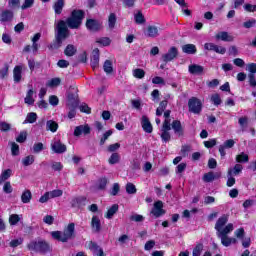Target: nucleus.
Listing matches in <instances>:
<instances>
[{
	"label": "nucleus",
	"instance_id": "1",
	"mask_svg": "<svg viewBox=\"0 0 256 256\" xmlns=\"http://www.w3.org/2000/svg\"><path fill=\"white\" fill-rule=\"evenodd\" d=\"M83 19H85V11L73 10L71 16L66 19V22L63 20L58 21L56 25V41L59 47H61L63 41L69 37V29H79L81 23H83ZM67 26L69 28H67Z\"/></svg>",
	"mask_w": 256,
	"mask_h": 256
},
{
	"label": "nucleus",
	"instance_id": "2",
	"mask_svg": "<svg viewBox=\"0 0 256 256\" xmlns=\"http://www.w3.org/2000/svg\"><path fill=\"white\" fill-rule=\"evenodd\" d=\"M229 222V215H222L215 224L216 235L220 239L223 247H231L236 245L237 238L229 237V233H232L235 226ZM228 223V224H227ZM226 225V226H225Z\"/></svg>",
	"mask_w": 256,
	"mask_h": 256
},
{
	"label": "nucleus",
	"instance_id": "3",
	"mask_svg": "<svg viewBox=\"0 0 256 256\" xmlns=\"http://www.w3.org/2000/svg\"><path fill=\"white\" fill-rule=\"evenodd\" d=\"M74 233H75V224L70 223L63 232L62 231H52L51 236L56 241H61V243H67V241L73 237Z\"/></svg>",
	"mask_w": 256,
	"mask_h": 256
},
{
	"label": "nucleus",
	"instance_id": "4",
	"mask_svg": "<svg viewBox=\"0 0 256 256\" xmlns=\"http://www.w3.org/2000/svg\"><path fill=\"white\" fill-rule=\"evenodd\" d=\"M28 249L29 251H34V253H49V251H51V246L43 240L31 241L28 244Z\"/></svg>",
	"mask_w": 256,
	"mask_h": 256
},
{
	"label": "nucleus",
	"instance_id": "5",
	"mask_svg": "<svg viewBox=\"0 0 256 256\" xmlns=\"http://www.w3.org/2000/svg\"><path fill=\"white\" fill-rule=\"evenodd\" d=\"M189 111L195 115H199L203 109V103L197 97H192L188 101Z\"/></svg>",
	"mask_w": 256,
	"mask_h": 256
},
{
	"label": "nucleus",
	"instance_id": "6",
	"mask_svg": "<svg viewBox=\"0 0 256 256\" xmlns=\"http://www.w3.org/2000/svg\"><path fill=\"white\" fill-rule=\"evenodd\" d=\"M50 147L53 153H57L58 155H61L62 153H65V151H67V146L61 143V140L57 138H54L51 141Z\"/></svg>",
	"mask_w": 256,
	"mask_h": 256
},
{
	"label": "nucleus",
	"instance_id": "7",
	"mask_svg": "<svg viewBox=\"0 0 256 256\" xmlns=\"http://www.w3.org/2000/svg\"><path fill=\"white\" fill-rule=\"evenodd\" d=\"M178 55L179 50L173 46L168 50L166 54L162 55V61H164V63H169L170 61H173V59H175Z\"/></svg>",
	"mask_w": 256,
	"mask_h": 256
},
{
	"label": "nucleus",
	"instance_id": "8",
	"mask_svg": "<svg viewBox=\"0 0 256 256\" xmlns=\"http://www.w3.org/2000/svg\"><path fill=\"white\" fill-rule=\"evenodd\" d=\"M101 23L99 20L95 19H87L86 21V28L88 31H92L93 33H97V31H101Z\"/></svg>",
	"mask_w": 256,
	"mask_h": 256
},
{
	"label": "nucleus",
	"instance_id": "9",
	"mask_svg": "<svg viewBox=\"0 0 256 256\" xmlns=\"http://www.w3.org/2000/svg\"><path fill=\"white\" fill-rule=\"evenodd\" d=\"M154 217H161V215H165V210H163V202L157 201L154 203V208L151 211Z\"/></svg>",
	"mask_w": 256,
	"mask_h": 256
},
{
	"label": "nucleus",
	"instance_id": "10",
	"mask_svg": "<svg viewBox=\"0 0 256 256\" xmlns=\"http://www.w3.org/2000/svg\"><path fill=\"white\" fill-rule=\"evenodd\" d=\"M217 41H225L227 43H231L235 40V37L233 35L229 34V32L221 31L216 34Z\"/></svg>",
	"mask_w": 256,
	"mask_h": 256
},
{
	"label": "nucleus",
	"instance_id": "11",
	"mask_svg": "<svg viewBox=\"0 0 256 256\" xmlns=\"http://www.w3.org/2000/svg\"><path fill=\"white\" fill-rule=\"evenodd\" d=\"M203 71H205V68L198 64H190L188 66V73L190 75H203Z\"/></svg>",
	"mask_w": 256,
	"mask_h": 256
},
{
	"label": "nucleus",
	"instance_id": "12",
	"mask_svg": "<svg viewBox=\"0 0 256 256\" xmlns=\"http://www.w3.org/2000/svg\"><path fill=\"white\" fill-rule=\"evenodd\" d=\"M91 133V128L89 125H80L77 126L74 130L75 137H79L80 135H89Z\"/></svg>",
	"mask_w": 256,
	"mask_h": 256
},
{
	"label": "nucleus",
	"instance_id": "13",
	"mask_svg": "<svg viewBox=\"0 0 256 256\" xmlns=\"http://www.w3.org/2000/svg\"><path fill=\"white\" fill-rule=\"evenodd\" d=\"M22 73H23V66L17 65L14 67V69H13L14 83H21V79L23 77Z\"/></svg>",
	"mask_w": 256,
	"mask_h": 256
},
{
	"label": "nucleus",
	"instance_id": "14",
	"mask_svg": "<svg viewBox=\"0 0 256 256\" xmlns=\"http://www.w3.org/2000/svg\"><path fill=\"white\" fill-rule=\"evenodd\" d=\"M141 125L145 133H153V125H151V121L147 116H142Z\"/></svg>",
	"mask_w": 256,
	"mask_h": 256
},
{
	"label": "nucleus",
	"instance_id": "15",
	"mask_svg": "<svg viewBox=\"0 0 256 256\" xmlns=\"http://www.w3.org/2000/svg\"><path fill=\"white\" fill-rule=\"evenodd\" d=\"M91 67L92 69H97V67H99V48H95L92 51Z\"/></svg>",
	"mask_w": 256,
	"mask_h": 256
},
{
	"label": "nucleus",
	"instance_id": "16",
	"mask_svg": "<svg viewBox=\"0 0 256 256\" xmlns=\"http://www.w3.org/2000/svg\"><path fill=\"white\" fill-rule=\"evenodd\" d=\"M1 23H9V21H13V12L11 10H5L0 15Z\"/></svg>",
	"mask_w": 256,
	"mask_h": 256
},
{
	"label": "nucleus",
	"instance_id": "17",
	"mask_svg": "<svg viewBox=\"0 0 256 256\" xmlns=\"http://www.w3.org/2000/svg\"><path fill=\"white\" fill-rule=\"evenodd\" d=\"M89 249H90V251H92L94 256H103L104 255L103 249H101V247H99V245H97L94 242H91L89 244Z\"/></svg>",
	"mask_w": 256,
	"mask_h": 256
},
{
	"label": "nucleus",
	"instance_id": "18",
	"mask_svg": "<svg viewBox=\"0 0 256 256\" xmlns=\"http://www.w3.org/2000/svg\"><path fill=\"white\" fill-rule=\"evenodd\" d=\"M87 202V198L85 197H77V198H73L71 200V205L72 207H85V203Z\"/></svg>",
	"mask_w": 256,
	"mask_h": 256
},
{
	"label": "nucleus",
	"instance_id": "19",
	"mask_svg": "<svg viewBox=\"0 0 256 256\" xmlns=\"http://www.w3.org/2000/svg\"><path fill=\"white\" fill-rule=\"evenodd\" d=\"M91 227L95 233H99V231H101V220L99 219V217H92Z\"/></svg>",
	"mask_w": 256,
	"mask_h": 256
},
{
	"label": "nucleus",
	"instance_id": "20",
	"mask_svg": "<svg viewBox=\"0 0 256 256\" xmlns=\"http://www.w3.org/2000/svg\"><path fill=\"white\" fill-rule=\"evenodd\" d=\"M145 35L152 38L159 37V29L157 26H148Z\"/></svg>",
	"mask_w": 256,
	"mask_h": 256
},
{
	"label": "nucleus",
	"instance_id": "21",
	"mask_svg": "<svg viewBox=\"0 0 256 256\" xmlns=\"http://www.w3.org/2000/svg\"><path fill=\"white\" fill-rule=\"evenodd\" d=\"M64 7H65V0H57L53 6V9L56 15H61V13H63Z\"/></svg>",
	"mask_w": 256,
	"mask_h": 256
},
{
	"label": "nucleus",
	"instance_id": "22",
	"mask_svg": "<svg viewBox=\"0 0 256 256\" xmlns=\"http://www.w3.org/2000/svg\"><path fill=\"white\" fill-rule=\"evenodd\" d=\"M172 129L174 130V133H176V135H183V126L181 125V121L174 120L172 122Z\"/></svg>",
	"mask_w": 256,
	"mask_h": 256
},
{
	"label": "nucleus",
	"instance_id": "23",
	"mask_svg": "<svg viewBox=\"0 0 256 256\" xmlns=\"http://www.w3.org/2000/svg\"><path fill=\"white\" fill-rule=\"evenodd\" d=\"M182 51L188 55H195L197 53V47L194 44H186L182 46Z\"/></svg>",
	"mask_w": 256,
	"mask_h": 256
},
{
	"label": "nucleus",
	"instance_id": "24",
	"mask_svg": "<svg viewBox=\"0 0 256 256\" xmlns=\"http://www.w3.org/2000/svg\"><path fill=\"white\" fill-rule=\"evenodd\" d=\"M31 199H33V194L31 190H24L21 195V201L24 204L31 203Z\"/></svg>",
	"mask_w": 256,
	"mask_h": 256
},
{
	"label": "nucleus",
	"instance_id": "25",
	"mask_svg": "<svg viewBox=\"0 0 256 256\" xmlns=\"http://www.w3.org/2000/svg\"><path fill=\"white\" fill-rule=\"evenodd\" d=\"M46 129L47 131H51L52 133H57V130L59 129V124L53 120H48L46 122Z\"/></svg>",
	"mask_w": 256,
	"mask_h": 256
},
{
	"label": "nucleus",
	"instance_id": "26",
	"mask_svg": "<svg viewBox=\"0 0 256 256\" xmlns=\"http://www.w3.org/2000/svg\"><path fill=\"white\" fill-rule=\"evenodd\" d=\"M68 119H73L75 118V115H77V112L75 111V109L77 108V103H71L69 102L68 105Z\"/></svg>",
	"mask_w": 256,
	"mask_h": 256
},
{
	"label": "nucleus",
	"instance_id": "27",
	"mask_svg": "<svg viewBox=\"0 0 256 256\" xmlns=\"http://www.w3.org/2000/svg\"><path fill=\"white\" fill-rule=\"evenodd\" d=\"M11 175H13V171L11 169H6L2 171L0 175V185H3V183H5V181H7L9 177H11Z\"/></svg>",
	"mask_w": 256,
	"mask_h": 256
},
{
	"label": "nucleus",
	"instance_id": "28",
	"mask_svg": "<svg viewBox=\"0 0 256 256\" xmlns=\"http://www.w3.org/2000/svg\"><path fill=\"white\" fill-rule=\"evenodd\" d=\"M121 161V155L119 153L114 152L111 154L110 158L108 159L109 165H117Z\"/></svg>",
	"mask_w": 256,
	"mask_h": 256
},
{
	"label": "nucleus",
	"instance_id": "29",
	"mask_svg": "<svg viewBox=\"0 0 256 256\" xmlns=\"http://www.w3.org/2000/svg\"><path fill=\"white\" fill-rule=\"evenodd\" d=\"M75 53H77V48L73 46V44L68 45L64 50V55H66V57H73Z\"/></svg>",
	"mask_w": 256,
	"mask_h": 256
},
{
	"label": "nucleus",
	"instance_id": "30",
	"mask_svg": "<svg viewBox=\"0 0 256 256\" xmlns=\"http://www.w3.org/2000/svg\"><path fill=\"white\" fill-rule=\"evenodd\" d=\"M34 94L35 92L33 91V89L28 90L26 97L24 99L26 105H33V103H35V99H33Z\"/></svg>",
	"mask_w": 256,
	"mask_h": 256
},
{
	"label": "nucleus",
	"instance_id": "31",
	"mask_svg": "<svg viewBox=\"0 0 256 256\" xmlns=\"http://www.w3.org/2000/svg\"><path fill=\"white\" fill-rule=\"evenodd\" d=\"M243 171V165L241 164H236L233 168H230L228 170V175H239Z\"/></svg>",
	"mask_w": 256,
	"mask_h": 256
},
{
	"label": "nucleus",
	"instance_id": "32",
	"mask_svg": "<svg viewBox=\"0 0 256 256\" xmlns=\"http://www.w3.org/2000/svg\"><path fill=\"white\" fill-rule=\"evenodd\" d=\"M35 163V156L28 155L22 159V165L24 167H29V165H33Z\"/></svg>",
	"mask_w": 256,
	"mask_h": 256
},
{
	"label": "nucleus",
	"instance_id": "33",
	"mask_svg": "<svg viewBox=\"0 0 256 256\" xmlns=\"http://www.w3.org/2000/svg\"><path fill=\"white\" fill-rule=\"evenodd\" d=\"M238 123L242 129V131H245L247 129V125H249V117L242 116L238 119Z\"/></svg>",
	"mask_w": 256,
	"mask_h": 256
},
{
	"label": "nucleus",
	"instance_id": "34",
	"mask_svg": "<svg viewBox=\"0 0 256 256\" xmlns=\"http://www.w3.org/2000/svg\"><path fill=\"white\" fill-rule=\"evenodd\" d=\"M119 211V205L114 204L112 207L107 211L106 219H112L113 215Z\"/></svg>",
	"mask_w": 256,
	"mask_h": 256
},
{
	"label": "nucleus",
	"instance_id": "35",
	"mask_svg": "<svg viewBox=\"0 0 256 256\" xmlns=\"http://www.w3.org/2000/svg\"><path fill=\"white\" fill-rule=\"evenodd\" d=\"M103 69L107 75H111V73H113V62H111V60H106L103 65Z\"/></svg>",
	"mask_w": 256,
	"mask_h": 256
},
{
	"label": "nucleus",
	"instance_id": "36",
	"mask_svg": "<svg viewBox=\"0 0 256 256\" xmlns=\"http://www.w3.org/2000/svg\"><path fill=\"white\" fill-rule=\"evenodd\" d=\"M132 75L135 79H143V77H145V70L136 68L132 71Z\"/></svg>",
	"mask_w": 256,
	"mask_h": 256
},
{
	"label": "nucleus",
	"instance_id": "37",
	"mask_svg": "<svg viewBox=\"0 0 256 256\" xmlns=\"http://www.w3.org/2000/svg\"><path fill=\"white\" fill-rule=\"evenodd\" d=\"M236 161L237 163H249V155L242 152L236 156Z\"/></svg>",
	"mask_w": 256,
	"mask_h": 256
},
{
	"label": "nucleus",
	"instance_id": "38",
	"mask_svg": "<svg viewBox=\"0 0 256 256\" xmlns=\"http://www.w3.org/2000/svg\"><path fill=\"white\" fill-rule=\"evenodd\" d=\"M96 43L102 45L103 47H109V45H111V39L109 37L98 38Z\"/></svg>",
	"mask_w": 256,
	"mask_h": 256
},
{
	"label": "nucleus",
	"instance_id": "39",
	"mask_svg": "<svg viewBox=\"0 0 256 256\" xmlns=\"http://www.w3.org/2000/svg\"><path fill=\"white\" fill-rule=\"evenodd\" d=\"M126 193H128V195H135V193H137V187H135V184L128 182L126 184Z\"/></svg>",
	"mask_w": 256,
	"mask_h": 256
},
{
	"label": "nucleus",
	"instance_id": "40",
	"mask_svg": "<svg viewBox=\"0 0 256 256\" xmlns=\"http://www.w3.org/2000/svg\"><path fill=\"white\" fill-rule=\"evenodd\" d=\"M117 23V16L114 13H111L108 18V26L110 29H115V24Z\"/></svg>",
	"mask_w": 256,
	"mask_h": 256
},
{
	"label": "nucleus",
	"instance_id": "41",
	"mask_svg": "<svg viewBox=\"0 0 256 256\" xmlns=\"http://www.w3.org/2000/svg\"><path fill=\"white\" fill-rule=\"evenodd\" d=\"M35 121H37V113L30 112L27 114V117H26L24 123H35Z\"/></svg>",
	"mask_w": 256,
	"mask_h": 256
},
{
	"label": "nucleus",
	"instance_id": "42",
	"mask_svg": "<svg viewBox=\"0 0 256 256\" xmlns=\"http://www.w3.org/2000/svg\"><path fill=\"white\" fill-rule=\"evenodd\" d=\"M47 87H59L61 85V79L59 78H52L50 81L47 82Z\"/></svg>",
	"mask_w": 256,
	"mask_h": 256
},
{
	"label": "nucleus",
	"instance_id": "43",
	"mask_svg": "<svg viewBox=\"0 0 256 256\" xmlns=\"http://www.w3.org/2000/svg\"><path fill=\"white\" fill-rule=\"evenodd\" d=\"M48 193L50 195V199H55L57 197L63 196V190H60V189H55V190L49 191Z\"/></svg>",
	"mask_w": 256,
	"mask_h": 256
},
{
	"label": "nucleus",
	"instance_id": "44",
	"mask_svg": "<svg viewBox=\"0 0 256 256\" xmlns=\"http://www.w3.org/2000/svg\"><path fill=\"white\" fill-rule=\"evenodd\" d=\"M35 5V0H24L23 4L21 5L22 11H25L26 9H31Z\"/></svg>",
	"mask_w": 256,
	"mask_h": 256
},
{
	"label": "nucleus",
	"instance_id": "45",
	"mask_svg": "<svg viewBox=\"0 0 256 256\" xmlns=\"http://www.w3.org/2000/svg\"><path fill=\"white\" fill-rule=\"evenodd\" d=\"M21 221V216L19 214H12L9 217L10 225H17V223Z\"/></svg>",
	"mask_w": 256,
	"mask_h": 256
},
{
	"label": "nucleus",
	"instance_id": "46",
	"mask_svg": "<svg viewBox=\"0 0 256 256\" xmlns=\"http://www.w3.org/2000/svg\"><path fill=\"white\" fill-rule=\"evenodd\" d=\"M215 179L216 177L213 172H208L203 176V181H205V183H211V181H215Z\"/></svg>",
	"mask_w": 256,
	"mask_h": 256
},
{
	"label": "nucleus",
	"instance_id": "47",
	"mask_svg": "<svg viewBox=\"0 0 256 256\" xmlns=\"http://www.w3.org/2000/svg\"><path fill=\"white\" fill-rule=\"evenodd\" d=\"M113 135V130L106 131L100 139V145H105V141Z\"/></svg>",
	"mask_w": 256,
	"mask_h": 256
},
{
	"label": "nucleus",
	"instance_id": "48",
	"mask_svg": "<svg viewBox=\"0 0 256 256\" xmlns=\"http://www.w3.org/2000/svg\"><path fill=\"white\" fill-rule=\"evenodd\" d=\"M130 221H135V223H141L145 221V217L140 214H133L132 216H130Z\"/></svg>",
	"mask_w": 256,
	"mask_h": 256
},
{
	"label": "nucleus",
	"instance_id": "49",
	"mask_svg": "<svg viewBox=\"0 0 256 256\" xmlns=\"http://www.w3.org/2000/svg\"><path fill=\"white\" fill-rule=\"evenodd\" d=\"M120 148H121L120 143H114L107 147V151H108V153H115V151H118V149H120Z\"/></svg>",
	"mask_w": 256,
	"mask_h": 256
},
{
	"label": "nucleus",
	"instance_id": "50",
	"mask_svg": "<svg viewBox=\"0 0 256 256\" xmlns=\"http://www.w3.org/2000/svg\"><path fill=\"white\" fill-rule=\"evenodd\" d=\"M211 101L214 105L219 106L221 105L222 101H221V96L219 94H213L211 96Z\"/></svg>",
	"mask_w": 256,
	"mask_h": 256
},
{
	"label": "nucleus",
	"instance_id": "51",
	"mask_svg": "<svg viewBox=\"0 0 256 256\" xmlns=\"http://www.w3.org/2000/svg\"><path fill=\"white\" fill-rule=\"evenodd\" d=\"M119 191H121V186H119V183H114L110 191V195H113V197H115L119 193Z\"/></svg>",
	"mask_w": 256,
	"mask_h": 256
},
{
	"label": "nucleus",
	"instance_id": "52",
	"mask_svg": "<svg viewBox=\"0 0 256 256\" xmlns=\"http://www.w3.org/2000/svg\"><path fill=\"white\" fill-rule=\"evenodd\" d=\"M44 149L45 147L43 146V143H35L33 146V153H41V151H43Z\"/></svg>",
	"mask_w": 256,
	"mask_h": 256
},
{
	"label": "nucleus",
	"instance_id": "53",
	"mask_svg": "<svg viewBox=\"0 0 256 256\" xmlns=\"http://www.w3.org/2000/svg\"><path fill=\"white\" fill-rule=\"evenodd\" d=\"M17 143H25L27 141V132H20L18 137L16 138Z\"/></svg>",
	"mask_w": 256,
	"mask_h": 256
},
{
	"label": "nucleus",
	"instance_id": "54",
	"mask_svg": "<svg viewBox=\"0 0 256 256\" xmlns=\"http://www.w3.org/2000/svg\"><path fill=\"white\" fill-rule=\"evenodd\" d=\"M170 129H171V119H165L162 126V132H169Z\"/></svg>",
	"mask_w": 256,
	"mask_h": 256
},
{
	"label": "nucleus",
	"instance_id": "55",
	"mask_svg": "<svg viewBox=\"0 0 256 256\" xmlns=\"http://www.w3.org/2000/svg\"><path fill=\"white\" fill-rule=\"evenodd\" d=\"M135 22L138 23L139 25L145 23V17L143 16V14L141 12H138L135 16H134Z\"/></svg>",
	"mask_w": 256,
	"mask_h": 256
},
{
	"label": "nucleus",
	"instance_id": "56",
	"mask_svg": "<svg viewBox=\"0 0 256 256\" xmlns=\"http://www.w3.org/2000/svg\"><path fill=\"white\" fill-rule=\"evenodd\" d=\"M10 145H11L12 155L14 157H17V155H19V146L15 142L10 143Z\"/></svg>",
	"mask_w": 256,
	"mask_h": 256
},
{
	"label": "nucleus",
	"instance_id": "57",
	"mask_svg": "<svg viewBox=\"0 0 256 256\" xmlns=\"http://www.w3.org/2000/svg\"><path fill=\"white\" fill-rule=\"evenodd\" d=\"M234 235H235V237H237V239H244L245 229L239 228V229L235 230Z\"/></svg>",
	"mask_w": 256,
	"mask_h": 256
},
{
	"label": "nucleus",
	"instance_id": "58",
	"mask_svg": "<svg viewBox=\"0 0 256 256\" xmlns=\"http://www.w3.org/2000/svg\"><path fill=\"white\" fill-rule=\"evenodd\" d=\"M4 193H13V186H11V182H5L3 186Z\"/></svg>",
	"mask_w": 256,
	"mask_h": 256
},
{
	"label": "nucleus",
	"instance_id": "59",
	"mask_svg": "<svg viewBox=\"0 0 256 256\" xmlns=\"http://www.w3.org/2000/svg\"><path fill=\"white\" fill-rule=\"evenodd\" d=\"M244 9H245V11H247L248 13H255V11H256V5H253V4H245V5H244Z\"/></svg>",
	"mask_w": 256,
	"mask_h": 256
},
{
	"label": "nucleus",
	"instance_id": "60",
	"mask_svg": "<svg viewBox=\"0 0 256 256\" xmlns=\"http://www.w3.org/2000/svg\"><path fill=\"white\" fill-rule=\"evenodd\" d=\"M203 251V245H197L193 250V256H201V252Z\"/></svg>",
	"mask_w": 256,
	"mask_h": 256
},
{
	"label": "nucleus",
	"instance_id": "61",
	"mask_svg": "<svg viewBox=\"0 0 256 256\" xmlns=\"http://www.w3.org/2000/svg\"><path fill=\"white\" fill-rule=\"evenodd\" d=\"M11 129V124L7 122H0V131H10Z\"/></svg>",
	"mask_w": 256,
	"mask_h": 256
},
{
	"label": "nucleus",
	"instance_id": "62",
	"mask_svg": "<svg viewBox=\"0 0 256 256\" xmlns=\"http://www.w3.org/2000/svg\"><path fill=\"white\" fill-rule=\"evenodd\" d=\"M107 178H101L98 181V189H105L107 187Z\"/></svg>",
	"mask_w": 256,
	"mask_h": 256
},
{
	"label": "nucleus",
	"instance_id": "63",
	"mask_svg": "<svg viewBox=\"0 0 256 256\" xmlns=\"http://www.w3.org/2000/svg\"><path fill=\"white\" fill-rule=\"evenodd\" d=\"M153 247H155V242H154V240H150L145 243L144 249H145V251H151V249H153Z\"/></svg>",
	"mask_w": 256,
	"mask_h": 256
},
{
	"label": "nucleus",
	"instance_id": "64",
	"mask_svg": "<svg viewBox=\"0 0 256 256\" xmlns=\"http://www.w3.org/2000/svg\"><path fill=\"white\" fill-rule=\"evenodd\" d=\"M247 71H249L250 74L255 75L256 73V64L251 63L247 65Z\"/></svg>",
	"mask_w": 256,
	"mask_h": 256
}]
</instances>
